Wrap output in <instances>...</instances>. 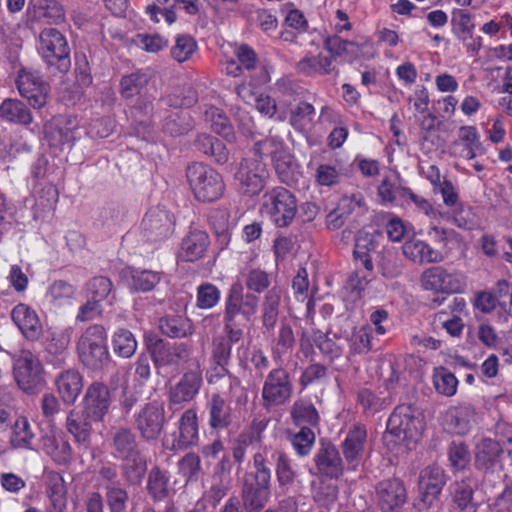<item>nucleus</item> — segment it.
I'll use <instances>...</instances> for the list:
<instances>
[{"label":"nucleus","mask_w":512,"mask_h":512,"mask_svg":"<svg viewBox=\"0 0 512 512\" xmlns=\"http://www.w3.org/2000/svg\"><path fill=\"white\" fill-rule=\"evenodd\" d=\"M272 470L269 466L268 447L253 455V470L243 475L241 501L246 512H261L271 499Z\"/></svg>","instance_id":"f257e3e1"},{"label":"nucleus","mask_w":512,"mask_h":512,"mask_svg":"<svg viewBox=\"0 0 512 512\" xmlns=\"http://www.w3.org/2000/svg\"><path fill=\"white\" fill-rule=\"evenodd\" d=\"M189 190L195 201L210 204L221 200L226 193L223 175L203 162L189 164L185 171Z\"/></svg>","instance_id":"f03ea898"},{"label":"nucleus","mask_w":512,"mask_h":512,"mask_svg":"<svg viewBox=\"0 0 512 512\" xmlns=\"http://www.w3.org/2000/svg\"><path fill=\"white\" fill-rule=\"evenodd\" d=\"M76 351L81 364L91 371H102L111 362L107 332L103 325L92 324L80 335Z\"/></svg>","instance_id":"7ed1b4c3"},{"label":"nucleus","mask_w":512,"mask_h":512,"mask_svg":"<svg viewBox=\"0 0 512 512\" xmlns=\"http://www.w3.org/2000/svg\"><path fill=\"white\" fill-rule=\"evenodd\" d=\"M258 297L252 293H244L240 282H234L227 290L223 310V330L243 332V325L255 315Z\"/></svg>","instance_id":"20e7f679"},{"label":"nucleus","mask_w":512,"mask_h":512,"mask_svg":"<svg viewBox=\"0 0 512 512\" xmlns=\"http://www.w3.org/2000/svg\"><path fill=\"white\" fill-rule=\"evenodd\" d=\"M38 53L47 69L66 74L71 67L70 47L67 38L55 28H45L39 35Z\"/></svg>","instance_id":"39448f33"},{"label":"nucleus","mask_w":512,"mask_h":512,"mask_svg":"<svg viewBox=\"0 0 512 512\" xmlns=\"http://www.w3.org/2000/svg\"><path fill=\"white\" fill-rule=\"evenodd\" d=\"M260 211L277 228H286L297 214V199L287 188L276 186L263 194Z\"/></svg>","instance_id":"423d86ee"},{"label":"nucleus","mask_w":512,"mask_h":512,"mask_svg":"<svg viewBox=\"0 0 512 512\" xmlns=\"http://www.w3.org/2000/svg\"><path fill=\"white\" fill-rule=\"evenodd\" d=\"M425 426L422 411L412 404L397 405L387 420V431L399 442H417Z\"/></svg>","instance_id":"0eeeda50"},{"label":"nucleus","mask_w":512,"mask_h":512,"mask_svg":"<svg viewBox=\"0 0 512 512\" xmlns=\"http://www.w3.org/2000/svg\"><path fill=\"white\" fill-rule=\"evenodd\" d=\"M13 377L19 389L28 395L39 393L46 385L44 367L30 350H20L13 357Z\"/></svg>","instance_id":"6e6552de"},{"label":"nucleus","mask_w":512,"mask_h":512,"mask_svg":"<svg viewBox=\"0 0 512 512\" xmlns=\"http://www.w3.org/2000/svg\"><path fill=\"white\" fill-rule=\"evenodd\" d=\"M255 157L263 159L270 156L275 172L280 182L292 185L295 182L293 155L287 150L285 143L279 137H266L257 141L253 146Z\"/></svg>","instance_id":"1a4fd4ad"},{"label":"nucleus","mask_w":512,"mask_h":512,"mask_svg":"<svg viewBox=\"0 0 512 512\" xmlns=\"http://www.w3.org/2000/svg\"><path fill=\"white\" fill-rule=\"evenodd\" d=\"M293 382L289 371L283 367L271 369L263 381L261 406L266 411L283 406L293 396Z\"/></svg>","instance_id":"9d476101"},{"label":"nucleus","mask_w":512,"mask_h":512,"mask_svg":"<svg viewBox=\"0 0 512 512\" xmlns=\"http://www.w3.org/2000/svg\"><path fill=\"white\" fill-rule=\"evenodd\" d=\"M206 382L215 392L225 393L236 405H245L248 400L245 387L238 376L229 370V365L211 362L205 373Z\"/></svg>","instance_id":"9b49d317"},{"label":"nucleus","mask_w":512,"mask_h":512,"mask_svg":"<svg viewBox=\"0 0 512 512\" xmlns=\"http://www.w3.org/2000/svg\"><path fill=\"white\" fill-rule=\"evenodd\" d=\"M177 430L163 438V447L172 452L186 451L200 441L196 408L186 409L176 423Z\"/></svg>","instance_id":"f8f14e48"},{"label":"nucleus","mask_w":512,"mask_h":512,"mask_svg":"<svg viewBox=\"0 0 512 512\" xmlns=\"http://www.w3.org/2000/svg\"><path fill=\"white\" fill-rule=\"evenodd\" d=\"M15 82L19 94L34 109H41L46 105L50 85L43 79L40 72L29 68H21Z\"/></svg>","instance_id":"ddd939ff"},{"label":"nucleus","mask_w":512,"mask_h":512,"mask_svg":"<svg viewBox=\"0 0 512 512\" xmlns=\"http://www.w3.org/2000/svg\"><path fill=\"white\" fill-rule=\"evenodd\" d=\"M262 159H243L235 173L240 192L246 196H256L265 187L267 171Z\"/></svg>","instance_id":"4468645a"},{"label":"nucleus","mask_w":512,"mask_h":512,"mask_svg":"<svg viewBox=\"0 0 512 512\" xmlns=\"http://www.w3.org/2000/svg\"><path fill=\"white\" fill-rule=\"evenodd\" d=\"M202 384L203 378L200 370L185 372L180 380L169 388V409L177 411L182 409L185 404L193 401L199 394Z\"/></svg>","instance_id":"2eb2a0df"},{"label":"nucleus","mask_w":512,"mask_h":512,"mask_svg":"<svg viewBox=\"0 0 512 512\" xmlns=\"http://www.w3.org/2000/svg\"><path fill=\"white\" fill-rule=\"evenodd\" d=\"M425 290L446 294L462 293L465 289L464 277L460 273H450L441 266L426 269L421 276Z\"/></svg>","instance_id":"dca6fc26"},{"label":"nucleus","mask_w":512,"mask_h":512,"mask_svg":"<svg viewBox=\"0 0 512 512\" xmlns=\"http://www.w3.org/2000/svg\"><path fill=\"white\" fill-rule=\"evenodd\" d=\"M141 226L148 241H164L174 234L175 217L166 209L153 208L145 214Z\"/></svg>","instance_id":"f3484780"},{"label":"nucleus","mask_w":512,"mask_h":512,"mask_svg":"<svg viewBox=\"0 0 512 512\" xmlns=\"http://www.w3.org/2000/svg\"><path fill=\"white\" fill-rule=\"evenodd\" d=\"M376 500L382 512H400L407 501V489L399 478L379 481L375 486Z\"/></svg>","instance_id":"a211bd4d"},{"label":"nucleus","mask_w":512,"mask_h":512,"mask_svg":"<svg viewBox=\"0 0 512 512\" xmlns=\"http://www.w3.org/2000/svg\"><path fill=\"white\" fill-rule=\"evenodd\" d=\"M445 484L446 475L439 466H427L421 470L418 479V500L423 508L429 509L433 506L439 499Z\"/></svg>","instance_id":"6ab92c4d"},{"label":"nucleus","mask_w":512,"mask_h":512,"mask_svg":"<svg viewBox=\"0 0 512 512\" xmlns=\"http://www.w3.org/2000/svg\"><path fill=\"white\" fill-rule=\"evenodd\" d=\"M367 429L362 423H354L347 431L340 448L348 470L356 471L362 461L367 444Z\"/></svg>","instance_id":"aec40b11"},{"label":"nucleus","mask_w":512,"mask_h":512,"mask_svg":"<svg viewBox=\"0 0 512 512\" xmlns=\"http://www.w3.org/2000/svg\"><path fill=\"white\" fill-rule=\"evenodd\" d=\"M77 119L70 115H56L44 124V136L51 147H62L74 142Z\"/></svg>","instance_id":"412c9836"},{"label":"nucleus","mask_w":512,"mask_h":512,"mask_svg":"<svg viewBox=\"0 0 512 512\" xmlns=\"http://www.w3.org/2000/svg\"><path fill=\"white\" fill-rule=\"evenodd\" d=\"M374 249V243L368 235H359L355 239L353 249V258L357 267L362 266L365 273L359 276V272H354L349 281L355 289L362 290L364 286L370 281L369 277L372 275L374 265L370 256V252Z\"/></svg>","instance_id":"4be33fe9"},{"label":"nucleus","mask_w":512,"mask_h":512,"mask_svg":"<svg viewBox=\"0 0 512 512\" xmlns=\"http://www.w3.org/2000/svg\"><path fill=\"white\" fill-rule=\"evenodd\" d=\"M225 393L214 392L205 404L207 413V425L213 432L228 429L232 422V408L230 399H225Z\"/></svg>","instance_id":"5701e85b"},{"label":"nucleus","mask_w":512,"mask_h":512,"mask_svg":"<svg viewBox=\"0 0 512 512\" xmlns=\"http://www.w3.org/2000/svg\"><path fill=\"white\" fill-rule=\"evenodd\" d=\"M110 407V391L101 382L92 383L86 390L83 399V412L94 422H101Z\"/></svg>","instance_id":"b1692460"},{"label":"nucleus","mask_w":512,"mask_h":512,"mask_svg":"<svg viewBox=\"0 0 512 512\" xmlns=\"http://www.w3.org/2000/svg\"><path fill=\"white\" fill-rule=\"evenodd\" d=\"M11 319L26 340L35 342L43 335L41 320L37 312L28 304L15 305L11 311Z\"/></svg>","instance_id":"393cba45"},{"label":"nucleus","mask_w":512,"mask_h":512,"mask_svg":"<svg viewBox=\"0 0 512 512\" xmlns=\"http://www.w3.org/2000/svg\"><path fill=\"white\" fill-rule=\"evenodd\" d=\"M314 462L319 475L323 478L332 480L343 475V460L338 448L330 441L321 442L314 456Z\"/></svg>","instance_id":"a878e982"},{"label":"nucleus","mask_w":512,"mask_h":512,"mask_svg":"<svg viewBox=\"0 0 512 512\" xmlns=\"http://www.w3.org/2000/svg\"><path fill=\"white\" fill-rule=\"evenodd\" d=\"M135 422L144 439L154 440L163 430L164 410L156 403H147L136 415Z\"/></svg>","instance_id":"bb28decb"},{"label":"nucleus","mask_w":512,"mask_h":512,"mask_svg":"<svg viewBox=\"0 0 512 512\" xmlns=\"http://www.w3.org/2000/svg\"><path fill=\"white\" fill-rule=\"evenodd\" d=\"M41 449L56 465H68L73 460V449L63 432H50L41 437Z\"/></svg>","instance_id":"cd10ccee"},{"label":"nucleus","mask_w":512,"mask_h":512,"mask_svg":"<svg viewBox=\"0 0 512 512\" xmlns=\"http://www.w3.org/2000/svg\"><path fill=\"white\" fill-rule=\"evenodd\" d=\"M59 397L66 405H73L83 389V376L73 368L61 371L54 381Z\"/></svg>","instance_id":"c85d7f7f"},{"label":"nucleus","mask_w":512,"mask_h":512,"mask_svg":"<svg viewBox=\"0 0 512 512\" xmlns=\"http://www.w3.org/2000/svg\"><path fill=\"white\" fill-rule=\"evenodd\" d=\"M275 465V476L281 490L289 489L295 482L297 471L288 453L280 448L268 447V454Z\"/></svg>","instance_id":"c756f323"},{"label":"nucleus","mask_w":512,"mask_h":512,"mask_svg":"<svg viewBox=\"0 0 512 512\" xmlns=\"http://www.w3.org/2000/svg\"><path fill=\"white\" fill-rule=\"evenodd\" d=\"M209 245L210 238L207 232L191 230L181 241L179 256L183 261L195 262L205 256Z\"/></svg>","instance_id":"7c9ffc66"},{"label":"nucleus","mask_w":512,"mask_h":512,"mask_svg":"<svg viewBox=\"0 0 512 512\" xmlns=\"http://www.w3.org/2000/svg\"><path fill=\"white\" fill-rule=\"evenodd\" d=\"M223 331L224 335H216L212 338L210 361L230 365L233 344L238 343L243 338L244 332H237L232 329Z\"/></svg>","instance_id":"2f4dec72"},{"label":"nucleus","mask_w":512,"mask_h":512,"mask_svg":"<svg viewBox=\"0 0 512 512\" xmlns=\"http://www.w3.org/2000/svg\"><path fill=\"white\" fill-rule=\"evenodd\" d=\"M151 356L156 367L179 366L188 361L190 350L184 343L165 347L160 341V345H155Z\"/></svg>","instance_id":"473e14b6"},{"label":"nucleus","mask_w":512,"mask_h":512,"mask_svg":"<svg viewBox=\"0 0 512 512\" xmlns=\"http://www.w3.org/2000/svg\"><path fill=\"white\" fill-rule=\"evenodd\" d=\"M281 297V289L274 286L266 292L261 303L262 328L263 332L269 335L273 334L278 321Z\"/></svg>","instance_id":"72a5a7b5"},{"label":"nucleus","mask_w":512,"mask_h":512,"mask_svg":"<svg viewBox=\"0 0 512 512\" xmlns=\"http://www.w3.org/2000/svg\"><path fill=\"white\" fill-rule=\"evenodd\" d=\"M503 449L500 443L490 438L482 439L475 449V465L480 470H493L501 463Z\"/></svg>","instance_id":"f704fd0d"},{"label":"nucleus","mask_w":512,"mask_h":512,"mask_svg":"<svg viewBox=\"0 0 512 512\" xmlns=\"http://www.w3.org/2000/svg\"><path fill=\"white\" fill-rule=\"evenodd\" d=\"M230 212L227 208H212L208 213V223L216 237V243L220 250L228 247L232 232L230 228Z\"/></svg>","instance_id":"c9c22d12"},{"label":"nucleus","mask_w":512,"mask_h":512,"mask_svg":"<svg viewBox=\"0 0 512 512\" xmlns=\"http://www.w3.org/2000/svg\"><path fill=\"white\" fill-rule=\"evenodd\" d=\"M290 417L295 427H308L309 429H318L320 415L310 399H297L290 411Z\"/></svg>","instance_id":"e433bc0d"},{"label":"nucleus","mask_w":512,"mask_h":512,"mask_svg":"<svg viewBox=\"0 0 512 512\" xmlns=\"http://www.w3.org/2000/svg\"><path fill=\"white\" fill-rule=\"evenodd\" d=\"M160 332L169 338H187L194 333L190 318L181 314H166L159 319Z\"/></svg>","instance_id":"4c0bfd02"},{"label":"nucleus","mask_w":512,"mask_h":512,"mask_svg":"<svg viewBox=\"0 0 512 512\" xmlns=\"http://www.w3.org/2000/svg\"><path fill=\"white\" fill-rule=\"evenodd\" d=\"M405 257L415 263H438L443 259L439 250L433 249L428 243L419 239H410L402 246Z\"/></svg>","instance_id":"58836bf2"},{"label":"nucleus","mask_w":512,"mask_h":512,"mask_svg":"<svg viewBox=\"0 0 512 512\" xmlns=\"http://www.w3.org/2000/svg\"><path fill=\"white\" fill-rule=\"evenodd\" d=\"M0 119L17 125L29 126L33 115L27 105L18 99L7 98L0 104Z\"/></svg>","instance_id":"ea45409f"},{"label":"nucleus","mask_w":512,"mask_h":512,"mask_svg":"<svg viewBox=\"0 0 512 512\" xmlns=\"http://www.w3.org/2000/svg\"><path fill=\"white\" fill-rule=\"evenodd\" d=\"M92 422L94 421L86 417L85 412L80 413L72 410L67 415L66 428L77 444L87 447L90 444Z\"/></svg>","instance_id":"a19ab883"},{"label":"nucleus","mask_w":512,"mask_h":512,"mask_svg":"<svg viewBox=\"0 0 512 512\" xmlns=\"http://www.w3.org/2000/svg\"><path fill=\"white\" fill-rule=\"evenodd\" d=\"M111 446V454L118 460L141 452L136 435L128 428H120L113 434Z\"/></svg>","instance_id":"79ce46f5"},{"label":"nucleus","mask_w":512,"mask_h":512,"mask_svg":"<svg viewBox=\"0 0 512 512\" xmlns=\"http://www.w3.org/2000/svg\"><path fill=\"white\" fill-rule=\"evenodd\" d=\"M128 287L132 292H150L161 281L162 273L129 267L126 271Z\"/></svg>","instance_id":"37998d69"},{"label":"nucleus","mask_w":512,"mask_h":512,"mask_svg":"<svg viewBox=\"0 0 512 512\" xmlns=\"http://www.w3.org/2000/svg\"><path fill=\"white\" fill-rule=\"evenodd\" d=\"M73 335L72 327L48 329L45 334L44 347L47 353L64 357Z\"/></svg>","instance_id":"c03bdc74"},{"label":"nucleus","mask_w":512,"mask_h":512,"mask_svg":"<svg viewBox=\"0 0 512 512\" xmlns=\"http://www.w3.org/2000/svg\"><path fill=\"white\" fill-rule=\"evenodd\" d=\"M297 70L306 76L328 75L334 70L333 57L307 54L297 63Z\"/></svg>","instance_id":"a18cd8bd"},{"label":"nucleus","mask_w":512,"mask_h":512,"mask_svg":"<svg viewBox=\"0 0 512 512\" xmlns=\"http://www.w3.org/2000/svg\"><path fill=\"white\" fill-rule=\"evenodd\" d=\"M122 475L126 482L130 485H140L146 472L147 461L142 453H137L134 456H129L121 459Z\"/></svg>","instance_id":"49530a36"},{"label":"nucleus","mask_w":512,"mask_h":512,"mask_svg":"<svg viewBox=\"0 0 512 512\" xmlns=\"http://www.w3.org/2000/svg\"><path fill=\"white\" fill-rule=\"evenodd\" d=\"M459 143L463 145L460 155L467 160L474 159L477 150L481 148L480 134L477 128L470 125L461 126L458 130V140L453 143V146L455 147Z\"/></svg>","instance_id":"de8ad7c7"},{"label":"nucleus","mask_w":512,"mask_h":512,"mask_svg":"<svg viewBox=\"0 0 512 512\" xmlns=\"http://www.w3.org/2000/svg\"><path fill=\"white\" fill-rule=\"evenodd\" d=\"M35 434L26 417L16 419L11 432L10 443L16 449H32Z\"/></svg>","instance_id":"09e8293b"},{"label":"nucleus","mask_w":512,"mask_h":512,"mask_svg":"<svg viewBox=\"0 0 512 512\" xmlns=\"http://www.w3.org/2000/svg\"><path fill=\"white\" fill-rule=\"evenodd\" d=\"M473 494V488L468 481H456L450 485L452 501L461 512H475Z\"/></svg>","instance_id":"8fccbe9b"},{"label":"nucleus","mask_w":512,"mask_h":512,"mask_svg":"<svg viewBox=\"0 0 512 512\" xmlns=\"http://www.w3.org/2000/svg\"><path fill=\"white\" fill-rule=\"evenodd\" d=\"M287 439L291 443L295 453L299 457L308 456L315 444L316 434L315 429L308 427L299 428L298 431H289Z\"/></svg>","instance_id":"3c124183"},{"label":"nucleus","mask_w":512,"mask_h":512,"mask_svg":"<svg viewBox=\"0 0 512 512\" xmlns=\"http://www.w3.org/2000/svg\"><path fill=\"white\" fill-rule=\"evenodd\" d=\"M372 328L368 325L355 328L348 338L349 355H364L372 349Z\"/></svg>","instance_id":"603ef678"},{"label":"nucleus","mask_w":512,"mask_h":512,"mask_svg":"<svg viewBox=\"0 0 512 512\" xmlns=\"http://www.w3.org/2000/svg\"><path fill=\"white\" fill-rule=\"evenodd\" d=\"M178 474L184 478L185 483L197 482L202 474L200 456L194 452L185 454L177 463Z\"/></svg>","instance_id":"864d4df0"},{"label":"nucleus","mask_w":512,"mask_h":512,"mask_svg":"<svg viewBox=\"0 0 512 512\" xmlns=\"http://www.w3.org/2000/svg\"><path fill=\"white\" fill-rule=\"evenodd\" d=\"M135 336L128 329H118L112 336V347L114 353L122 358H130L137 350Z\"/></svg>","instance_id":"5fc2aeb1"},{"label":"nucleus","mask_w":512,"mask_h":512,"mask_svg":"<svg viewBox=\"0 0 512 512\" xmlns=\"http://www.w3.org/2000/svg\"><path fill=\"white\" fill-rule=\"evenodd\" d=\"M148 82L147 73L140 70L125 75L120 80V94L125 99L133 98L142 92Z\"/></svg>","instance_id":"6e6d98bb"},{"label":"nucleus","mask_w":512,"mask_h":512,"mask_svg":"<svg viewBox=\"0 0 512 512\" xmlns=\"http://www.w3.org/2000/svg\"><path fill=\"white\" fill-rule=\"evenodd\" d=\"M342 175L343 169L338 161L334 164L321 163L315 170L314 179L319 186L333 187L340 183Z\"/></svg>","instance_id":"4d7b16f0"},{"label":"nucleus","mask_w":512,"mask_h":512,"mask_svg":"<svg viewBox=\"0 0 512 512\" xmlns=\"http://www.w3.org/2000/svg\"><path fill=\"white\" fill-rule=\"evenodd\" d=\"M433 385L435 390L444 396L451 397L456 394L458 380L446 367L439 366L433 371Z\"/></svg>","instance_id":"13d9d810"},{"label":"nucleus","mask_w":512,"mask_h":512,"mask_svg":"<svg viewBox=\"0 0 512 512\" xmlns=\"http://www.w3.org/2000/svg\"><path fill=\"white\" fill-rule=\"evenodd\" d=\"M169 476L159 467H153L148 475L147 490L149 495L157 501L163 500L168 495Z\"/></svg>","instance_id":"bf43d9fd"},{"label":"nucleus","mask_w":512,"mask_h":512,"mask_svg":"<svg viewBox=\"0 0 512 512\" xmlns=\"http://www.w3.org/2000/svg\"><path fill=\"white\" fill-rule=\"evenodd\" d=\"M313 343L319 349L322 356L330 363L342 357L344 348L337 344L328 333L316 331L313 335Z\"/></svg>","instance_id":"052dcab7"},{"label":"nucleus","mask_w":512,"mask_h":512,"mask_svg":"<svg viewBox=\"0 0 512 512\" xmlns=\"http://www.w3.org/2000/svg\"><path fill=\"white\" fill-rule=\"evenodd\" d=\"M198 45L195 39L190 35H178L175 38V44L171 47V57L178 63H184L192 59L197 52Z\"/></svg>","instance_id":"680f3d73"},{"label":"nucleus","mask_w":512,"mask_h":512,"mask_svg":"<svg viewBox=\"0 0 512 512\" xmlns=\"http://www.w3.org/2000/svg\"><path fill=\"white\" fill-rule=\"evenodd\" d=\"M314 115V106L311 103L300 101L290 110L289 123L296 131L303 132L313 121Z\"/></svg>","instance_id":"e2e57ef3"},{"label":"nucleus","mask_w":512,"mask_h":512,"mask_svg":"<svg viewBox=\"0 0 512 512\" xmlns=\"http://www.w3.org/2000/svg\"><path fill=\"white\" fill-rule=\"evenodd\" d=\"M221 299V291L219 288L210 283H201L196 290V306L199 309L207 310L217 306Z\"/></svg>","instance_id":"0e129e2a"},{"label":"nucleus","mask_w":512,"mask_h":512,"mask_svg":"<svg viewBox=\"0 0 512 512\" xmlns=\"http://www.w3.org/2000/svg\"><path fill=\"white\" fill-rule=\"evenodd\" d=\"M205 120L210 122V127L216 134L225 138L232 134L230 120L221 109L213 106L209 107L205 111Z\"/></svg>","instance_id":"69168bd1"},{"label":"nucleus","mask_w":512,"mask_h":512,"mask_svg":"<svg viewBox=\"0 0 512 512\" xmlns=\"http://www.w3.org/2000/svg\"><path fill=\"white\" fill-rule=\"evenodd\" d=\"M112 288L113 283L110 278L105 276H95L85 285L86 297L102 302L109 296Z\"/></svg>","instance_id":"338daca9"},{"label":"nucleus","mask_w":512,"mask_h":512,"mask_svg":"<svg viewBox=\"0 0 512 512\" xmlns=\"http://www.w3.org/2000/svg\"><path fill=\"white\" fill-rule=\"evenodd\" d=\"M294 344L295 337L292 327L287 323H283L280 326L275 347L272 349L273 359L280 360L283 355L288 353L293 348Z\"/></svg>","instance_id":"774afa93"}]
</instances>
